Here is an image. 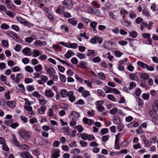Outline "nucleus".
Returning a JSON list of instances; mask_svg holds the SVG:
<instances>
[{
  "label": "nucleus",
  "mask_w": 158,
  "mask_h": 158,
  "mask_svg": "<svg viewBox=\"0 0 158 158\" xmlns=\"http://www.w3.org/2000/svg\"><path fill=\"white\" fill-rule=\"evenodd\" d=\"M88 136L87 139L89 141L95 139V138L93 135H89Z\"/></svg>",
  "instance_id": "62"
},
{
  "label": "nucleus",
  "mask_w": 158,
  "mask_h": 158,
  "mask_svg": "<svg viewBox=\"0 0 158 158\" xmlns=\"http://www.w3.org/2000/svg\"><path fill=\"white\" fill-rule=\"evenodd\" d=\"M97 23L96 22L93 21L90 23V26L92 27L93 30L95 31L96 30L95 27L97 25Z\"/></svg>",
  "instance_id": "25"
},
{
  "label": "nucleus",
  "mask_w": 158,
  "mask_h": 158,
  "mask_svg": "<svg viewBox=\"0 0 158 158\" xmlns=\"http://www.w3.org/2000/svg\"><path fill=\"white\" fill-rule=\"evenodd\" d=\"M26 71L29 73H32L33 72V69L30 66H26L25 68Z\"/></svg>",
  "instance_id": "27"
},
{
  "label": "nucleus",
  "mask_w": 158,
  "mask_h": 158,
  "mask_svg": "<svg viewBox=\"0 0 158 158\" xmlns=\"http://www.w3.org/2000/svg\"><path fill=\"white\" fill-rule=\"evenodd\" d=\"M32 95L34 96L37 98H40L41 97L40 94L37 91H34L32 94Z\"/></svg>",
  "instance_id": "50"
},
{
  "label": "nucleus",
  "mask_w": 158,
  "mask_h": 158,
  "mask_svg": "<svg viewBox=\"0 0 158 158\" xmlns=\"http://www.w3.org/2000/svg\"><path fill=\"white\" fill-rule=\"evenodd\" d=\"M77 56L80 59H82L85 57V55L82 53H79L77 54Z\"/></svg>",
  "instance_id": "55"
},
{
  "label": "nucleus",
  "mask_w": 158,
  "mask_h": 158,
  "mask_svg": "<svg viewBox=\"0 0 158 158\" xmlns=\"http://www.w3.org/2000/svg\"><path fill=\"white\" fill-rule=\"evenodd\" d=\"M68 21L74 26L76 25L77 22L74 18L69 19Z\"/></svg>",
  "instance_id": "23"
},
{
  "label": "nucleus",
  "mask_w": 158,
  "mask_h": 158,
  "mask_svg": "<svg viewBox=\"0 0 158 158\" xmlns=\"http://www.w3.org/2000/svg\"><path fill=\"white\" fill-rule=\"evenodd\" d=\"M13 39L15 40L16 41L18 42L19 40V35L15 33V35L13 36V37H12Z\"/></svg>",
  "instance_id": "44"
},
{
  "label": "nucleus",
  "mask_w": 158,
  "mask_h": 158,
  "mask_svg": "<svg viewBox=\"0 0 158 158\" xmlns=\"http://www.w3.org/2000/svg\"><path fill=\"white\" fill-rule=\"evenodd\" d=\"M114 54L116 57H120L123 53L119 51H115L114 52Z\"/></svg>",
  "instance_id": "42"
},
{
  "label": "nucleus",
  "mask_w": 158,
  "mask_h": 158,
  "mask_svg": "<svg viewBox=\"0 0 158 158\" xmlns=\"http://www.w3.org/2000/svg\"><path fill=\"white\" fill-rule=\"evenodd\" d=\"M129 77L131 79L134 81L136 80L138 78L137 75L134 73L130 74L129 75Z\"/></svg>",
  "instance_id": "26"
},
{
  "label": "nucleus",
  "mask_w": 158,
  "mask_h": 158,
  "mask_svg": "<svg viewBox=\"0 0 158 158\" xmlns=\"http://www.w3.org/2000/svg\"><path fill=\"white\" fill-rule=\"evenodd\" d=\"M11 27L13 29L17 31H19V27L17 25H13Z\"/></svg>",
  "instance_id": "63"
},
{
  "label": "nucleus",
  "mask_w": 158,
  "mask_h": 158,
  "mask_svg": "<svg viewBox=\"0 0 158 158\" xmlns=\"http://www.w3.org/2000/svg\"><path fill=\"white\" fill-rule=\"evenodd\" d=\"M89 42L92 44H95L97 42L96 38L95 37V38H92L90 40Z\"/></svg>",
  "instance_id": "56"
},
{
  "label": "nucleus",
  "mask_w": 158,
  "mask_h": 158,
  "mask_svg": "<svg viewBox=\"0 0 158 158\" xmlns=\"http://www.w3.org/2000/svg\"><path fill=\"white\" fill-rule=\"evenodd\" d=\"M62 5L72 7L73 6L71 0H65L62 2Z\"/></svg>",
  "instance_id": "4"
},
{
  "label": "nucleus",
  "mask_w": 158,
  "mask_h": 158,
  "mask_svg": "<svg viewBox=\"0 0 158 158\" xmlns=\"http://www.w3.org/2000/svg\"><path fill=\"white\" fill-rule=\"evenodd\" d=\"M59 75L61 81L62 82H65L66 80V78L65 76L64 75L61 74H60Z\"/></svg>",
  "instance_id": "35"
},
{
  "label": "nucleus",
  "mask_w": 158,
  "mask_h": 158,
  "mask_svg": "<svg viewBox=\"0 0 158 158\" xmlns=\"http://www.w3.org/2000/svg\"><path fill=\"white\" fill-rule=\"evenodd\" d=\"M15 33V32L10 31H7V34L12 38L13 37Z\"/></svg>",
  "instance_id": "40"
},
{
  "label": "nucleus",
  "mask_w": 158,
  "mask_h": 158,
  "mask_svg": "<svg viewBox=\"0 0 158 158\" xmlns=\"http://www.w3.org/2000/svg\"><path fill=\"white\" fill-rule=\"evenodd\" d=\"M21 156L23 158H32V156L29 154V153L28 152H24L22 153Z\"/></svg>",
  "instance_id": "12"
},
{
  "label": "nucleus",
  "mask_w": 158,
  "mask_h": 158,
  "mask_svg": "<svg viewBox=\"0 0 158 158\" xmlns=\"http://www.w3.org/2000/svg\"><path fill=\"white\" fill-rule=\"evenodd\" d=\"M98 144L96 142L93 141L91 142L90 144V146L92 147L98 146Z\"/></svg>",
  "instance_id": "58"
},
{
  "label": "nucleus",
  "mask_w": 158,
  "mask_h": 158,
  "mask_svg": "<svg viewBox=\"0 0 158 158\" xmlns=\"http://www.w3.org/2000/svg\"><path fill=\"white\" fill-rule=\"evenodd\" d=\"M6 103L7 106L12 108H14L16 105L15 102L13 101H7Z\"/></svg>",
  "instance_id": "6"
},
{
  "label": "nucleus",
  "mask_w": 158,
  "mask_h": 158,
  "mask_svg": "<svg viewBox=\"0 0 158 158\" xmlns=\"http://www.w3.org/2000/svg\"><path fill=\"white\" fill-rule=\"evenodd\" d=\"M34 68L35 71L37 72H41L43 69L42 65L40 64L35 66Z\"/></svg>",
  "instance_id": "19"
},
{
  "label": "nucleus",
  "mask_w": 158,
  "mask_h": 158,
  "mask_svg": "<svg viewBox=\"0 0 158 158\" xmlns=\"http://www.w3.org/2000/svg\"><path fill=\"white\" fill-rule=\"evenodd\" d=\"M97 109L98 111L101 112H102L104 110V107L100 105H98L97 107Z\"/></svg>",
  "instance_id": "38"
},
{
  "label": "nucleus",
  "mask_w": 158,
  "mask_h": 158,
  "mask_svg": "<svg viewBox=\"0 0 158 158\" xmlns=\"http://www.w3.org/2000/svg\"><path fill=\"white\" fill-rule=\"evenodd\" d=\"M71 51H68L67 53L65 55V57L67 58H69L71 56Z\"/></svg>",
  "instance_id": "39"
},
{
  "label": "nucleus",
  "mask_w": 158,
  "mask_h": 158,
  "mask_svg": "<svg viewBox=\"0 0 158 158\" xmlns=\"http://www.w3.org/2000/svg\"><path fill=\"white\" fill-rule=\"evenodd\" d=\"M137 33L135 31H133L130 33V35L133 38H135L137 35Z\"/></svg>",
  "instance_id": "37"
},
{
  "label": "nucleus",
  "mask_w": 158,
  "mask_h": 158,
  "mask_svg": "<svg viewBox=\"0 0 158 158\" xmlns=\"http://www.w3.org/2000/svg\"><path fill=\"white\" fill-rule=\"evenodd\" d=\"M107 98L108 99L113 101H115V98L111 94L108 95H107Z\"/></svg>",
  "instance_id": "43"
},
{
  "label": "nucleus",
  "mask_w": 158,
  "mask_h": 158,
  "mask_svg": "<svg viewBox=\"0 0 158 158\" xmlns=\"http://www.w3.org/2000/svg\"><path fill=\"white\" fill-rule=\"evenodd\" d=\"M19 147L21 149H23L25 150H29L30 149V147L26 144H21Z\"/></svg>",
  "instance_id": "30"
},
{
  "label": "nucleus",
  "mask_w": 158,
  "mask_h": 158,
  "mask_svg": "<svg viewBox=\"0 0 158 158\" xmlns=\"http://www.w3.org/2000/svg\"><path fill=\"white\" fill-rule=\"evenodd\" d=\"M68 93L67 92V91L65 89H63L62 90L61 92V95L63 97H65L67 96H68Z\"/></svg>",
  "instance_id": "36"
},
{
  "label": "nucleus",
  "mask_w": 158,
  "mask_h": 158,
  "mask_svg": "<svg viewBox=\"0 0 158 158\" xmlns=\"http://www.w3.org/2000/svg\"><path fill=\"white\" fill-rule=\"evenodd\" d=\"M2 43L3 45L5 47H7L9 46L8 43L7 41L5 40H3L2 41Z\"/></svg>",
  "instance_id": "49"
},
{
  "label": "nucleus",
  "mask_w": 158,
  "mask_h": 158,
  "mask_svg": "<svg viewBox=\"0 0 158 158\" xmlns=\"http://www.w3.org/2000/svg\"><path fill=\"white\" fill-rule=\"evenodd\" d=\"M2 149L6 151H7L9 150V148L6 143L3 144L2 146Z\"/></svg>",
  "instance_id": "61"
},
{
  "label": "nucleus",
  "mask_w": 158,
  "mask_h": 158,
  "mask_svg": "<svg viewBox=\"0 0 158 158\" xmlns=\"http://www.w3.org/2000/svg\"><path fill=\"white\" fill-rule=\"evenodd\" d=\"M22 62L25 64H27L29 62V60L27 58H24L22 59Z\"/></svg>",
  "instance_id": "41"
},
{
  "label": "nucleus",
  "mask_w": 158,
  "mask_h": 158,
  "mask_svg": "<svg viewBox=\"0 0 158 158\" xmlns=\"http://www.w3.org/2000/svg\"><path fill=\"white\" fill-rule=\"evenodd\" d=\"M98 76L100 79L104 80L105 79L106 77L105 74L102 72H100L98 74Z\"/></svg>",
  "instance_id": "18"
},
{
  "label": "nucleus",
  "mask_w": 158,
  "mask_h": 158,
  "mask_svg": "<svg viewBox=\"0 0 158 158\" xmlns=\"http://www.w3.org/2000/svg\"><path fill=\"white\" fill-rule=\"evenodd\" d=\"M98 11V10H96V11H94L93 9L91 7H89L88 8V12L89 13L92 14L93 15H96Z\"/></svg>",
  "instance_id": "16"
},
{
  "label": "nucleus",
  "mask_w": 158,
  "mask_h": 158,
  "mask_svg": "<svg viewBox=\"0 0 158 158\" xmlns=\"http://www.w3.org/2000/svg\"><path fill=\"white\" fill-rule=\"evenodd\" d=\"M88 51L89 52L87 53V55L88 56H90L91 55H93L95 53V52L94 50L89 49Z\"/></svg>",
  "instance_id": "54"
},
{
  "label": "nucleus",
  "mask_w": 158,
  "mask_h": 158,
  "mask_svg": "<svg viewBox=\"0 0 158 158\" xmlns=\"http://www.w3.org/2000/svg\"><path fill=\"white\" fill-rule=\"evenodd\" d=\"M71 115H73L74 118H78L80 116L78 112L76 111H73L71 113Z\"/></svg>",
  "instance_id": "29"
},
{
  "label": "nucleus",
  "mask_w": 158,
  "mask_h": 158,
  "mask_svg": "<svg viewBox=\"0 0 158 158\" xmlns=\"http://www.w3.org/2000/svg\"><path fill=\"white\" fill-rule=\"evenodd\" d=\"M66 46L68 48H76L78 47V45L76 43H69L67 44Z\"/></svg>",
  "instance_id": "13"
},
{
  "label": "nucleus",
  "mask_w": 158,
  "mask_h": 158,
  "mask_svg": "<svg viewBox=\"0 0 158 158\" xmlns=\"http://www.w3.org/2000/svg\"><path fill=\"white\" fill-rule=\"evenodd\" d=\"M71 62L73 64H76L78 63V60L75 57H73L71 59Z\"/></svg>",
  "instance_id": "51"
},
{
  "label": "nucleus",
  "mask_w": 158,
  "mask_h": 158,
  "mask_svg": "<svg viewBox=\"0 0 158 158\" xmlns=\"http://www.w3.org/2000/svg\"><path fill=\"white\" fill-rule=\"evenodd\" d=\"M88 135L86 133H83L81 136V139L84 140H86L87 139Z\"/></svg>",
  "instance_id": "45"
},
{
  "label": "nucleus",
  "mask_w": 158,
  "mask_h": 158,
  "mask_svg": "<svg viewBox=\"0 0 158 158\" xmlns=\"http://www.w3.org/2000/svg\"><path fill=\"white\" fill-rule=\"evenodd\" d=\"M90 94L89 91L85 90L83 92L82 95L85 98L87 97L88 96L90 95Z\"/></svg>",
  "instance_id": "32"
},
{
  "label": "nucleus",
  "mask_w": 158,
  "mask_h": 158,
  "mask_svg": "<svg viewBox=\"0 0 158 158\" xmlns=\"http://www.w3.org/2000/svg\"><path fill=\"white\" fill-rule=\"evenodd\" d=\"M31 50L28 47H26L22 50V52L27 56H31Z\"/></svg>",
  "instance_id": "2"
},
{
  "label": "nucleus",
  "mask_w": 158,
  "mask_h": 158,
  "mask_svg": "<svg viewBox=\"0 0 158 158\" xmlns=\"http://www.w3.org/2000/svg\"><path fill=\"white\" fill-rule=\"evenodd\" d=\"M103 89L105 90L106 93L112 92V88L110 87H109L107 86H106L104 87Z\"/></svg>",
  "instance_id": "20"
},
{
  "label": "nucleus",
  "mask_w": 158,
  "mask_h": 158,
  "mask_svg": "<svg viewBox=\"0 0 158 158\" xmlns=\"http://www.w3.org/2000/svg\"><path fill=\"white\" fill-rule=\"evenodd\" d=\"M24 108L27 111H29L32 112V107L30 106H25L24 107Z\"/></svg>",
  "instance_id": "48"
},
{
  "label": "nucleus",
  "mask_w": 158,
  "mask_h": 158,
  "mask_svg": "<svg viewBox=\"0 0 158 158\" xmlns=\"http://www.w3.org/2000/svg\"><path fill=\"white\" fill-rule=\"evenodd\" d=\"M155 111L153 110H150L149 111V114L154 119L156 118L157 115V114L156 111Z\"/></svg>",
  "instance_id": "7"
},
{
  "label": "nucleus",
  "mask_w": 158,
  "mask_h": 158,
  "mask_svg": "<svg viewBox=\"0 0 158 158\" xmlns=\"http://www.w3.org/2000/svg\"><path fill=\"white\" fill-rule=\"evenodd\" d=\"M143 21V19L140 18V17H138L137 18L136 20H135V23L137 24H140V23L142 22Z\"/></svg>",
  "instance_id": "47"
},
{
  "label": "nucleus",
  "mask_w": 158,
  "mask_h": 158,
  "mask_svg": "<svg viewBox=\"0 0 158 158\" xmlns=\"http://www.w3.org/2000/svg\"><path fill=\"white\" fill-rule=\"evenodd\" d=\"M137 64L139 66H140L143 69H146L147 66H148V64L144 63L141 61H138Z\"/></svg>",
  "instance_id": "17"
},
{
  "label": "nucleus",
  "mask_w": 158,
  "mask_h": 158,
  "mask_svg": "<svg viewBox=\"0 0 158 158\" xmlns=\"http://www.w3.org/2000/svg\"><path fill=\"white\" fill-rule=\"evenodd\" d=\"M12 137L13 138L12 141L17 146L19 147V143L18 141L17 138L15 134H13L12 135Z\"/></svg>",
  "instance_id": "10"
},
{
  "label": "nucleus",
  "mask_w": 158,
  "mask_h": 158,
  "mask_svg": "<svg viewBox=\"0 0 158 158\" xmlns=\"http://www.w3.org/2000/svg\"><path fill=\"white\" fill-rule=\"evenodd\" d=\"M46 71L47 73L50 75H52L56 73L55 69L51 67H49L46 69Z\"/></svg>",
  "instance_id": "8"
},
{
  "label": "nucleus",
  "mask_w": 158,
  "mask_h": 158,
  "mask_svg": "<svg viewBox=\"0 0 158 158\" xmlns=\"http://www.w3.org/2000/svg\"><path fill=\"white\" fill-rule=\"evenodd\" d=\"M25 41L29 43H30L33 41V39L31 37H28L25 38Z\"/></svg>",
  "instance_id": "60"
},
{
  "label": "nucleus",
  "mask_w": 158,
  "mask_h": 158,
  "mask_svg": "<svg viewBox=\"0 0 158 158\" xmlns=\"http://www.w3.org/2000/svg\"><path fill=\"white\" fill-rule=\"evenodd\" d=\"M41 54V53H40L39 51L38 50L34 49L33 51V56L34 57H36Z\"/></svg>",
  "instance_id": "22"
},
{
  "label": "nucleus",
  "mask_w": 158,
  "mask_h": 158,
  "mask_svg": "<svg viewBox=\"0 0 158 158\" xmlns=\"http://www.w3.org/2000/svg\"><path fill=\"white\" fill-rule=\"evenodd\" d=\"M9 27V26L5 23H2L1 26V28L2 29L6 30L8 29Z\"/></svg>",
  "instance_id": "31"
},
{
  "label": "nucleus",
  "mask_w": 158,
  "mask_h": 158,
  "mask_svg": "<svg viewBox=\"0 0 158 158\" xmlns=\"http://www.w3.org/2000/svg\"><path fill=\"white\" fill-rule=\"evenodd\" d=\"M21 48V47L20 45L19 44H17L15 48V50L17 52H19Z\"/></svg>",
  "instance_id": "64"
},
{
  "label": "nucleus",
  "mask_w": 158,
  "mask_h": 158,
  "mask_svg": "<svg viewBox=\"0 0 158 158\" xmlns=\"http://www.w3.org/2000/svg\"><path fill=\"white\" fill-rule=\"evenodd\" d=\"M18 132L20 136L23 138H29L30 136V133L23 129H21Z\"/></svg>",
  "instance_id": "1"
},
{
  "label": "nucleus",
  "mask_w": 158,
  "mask_h": 158,
  "mask_svg": "<svg viewBox=\"0 0 158 158\" xmlns=\"http://www.w3.org/2000/svg\"><path fill=\"white\" fill-rule=\"evenodd\" d=\"M97 93L101 96L104 97L105 94L101 90L98 89L97 90Z\"/></svg>",
  "instance_id": "52"
},
{
  "label": "nucleus",
  "mask_w": 158,
  "mask_h": 158,
  "mask_svg": "<svg viewBox=\"0 0 158 158\" xmlns=\"http://www.w3.org/2000/svg\"><path fill=\"white\" fill-rule=\"evenodd\" d=\"M43 42H42L40 40H37L35 41V42L34 43L35 46L40 47L43 45Z\"/></svg>",
  "instance_id": "21"
},
{
  "label": "nucleus",
  "mask_w": 158,
  "mask_h": 158,
  "mask_svg": "<svg viewBox=\"0 0 158 158\" xmlns=\"http://www.w3.org/2000/svg\"><path fill=\"white\" fill-rule=\"evenodd\" d=\"M29 122L32 124H34L35 123H36L37 122V120L36 118H32L30 119L29 120Z\"/></svg>",
  "instance_id": "57"
},
{
  "label": "nucleus",
  "mask_w": 158,
  "mask_h": 158,
  "mask_svg": "<svg viewBox=\"0 0 158 158\" xmlns=\"http://www.w3.org/2000/svg\"><path fill=\"white\" fill-rule=\"evenodd\" d=\"M108 129L107 128H104L101 130V135H103L106 134L108 133Z\"/></svg>",
  "instance_id": "34"
},
{
  "label": "nucleus",
  "mask_w": 158,
  "mask_h": 158,
  "mask_svg": "<svg viewBox=\"0 0 158 158\" xmlns=\"http://www.w3.org/2000/svg\"><path fill=\"white\" fill-rule=\"evenodd\" d=\"M13 122V119H10L5 121L4 123L6 125H9Z\"/></svg>",
  "instance_id": "59"
},
{
  "label": "nucleus",
  "mask_w": 158,
  "mask_h": 158,
  "mask_svg": "<svg viewBox=\"0 0 158 158\" xmlns=\"http://www.w3.org/2000/svg\"><path fill=\"white\" fill-rule=\"evenodd\" d=\"M64 6H59L56 10V13L60 14H62L64 11Z\"/></svg>",
  "instance_id": "11"
},
{
  "label": "nucleus",
  "mask_w": 158,
  "mask_h": 158,
  "mask_svg": "<svg viewBox=\"0 0 158 158\" xmlns=\"http://www.w3.org/2000/svg\"><path fill=\"white\" fill-rule=\"evenodd\" d=\"M45 95L47 98L52 97L54 96V94L52 90L47 89L45 91Z\"/></svg>",
  "instance_id": "5"
},
{
  "label": "nucleus",
  "mask_w": 158,
  "mask_h": 158,
  "mask_svg": "<svg viewBox=\"0 0 158 158\" xmlns=\"http://www.w3.org/2000/svg\"><path fill=\"white\" fill-rule=\"evenodd\" d=\"M143 141L145 144V146L147 147H149L151 145L152 142L148 141V140L145 139L143 140Z\"/></svg>",
  "instance_id": "33"
},
{
  "label": "nucleus",
  "mask_w": 158,
  "mask_h": 158,
  "mask_svg": "<svg viewBox=\"0 0 158 158\" xmlns=\"http://www.w3.org/2000/svg\"><path fill=\"white\" fill-rule=\"evenodd\" d=\"M150 34L148 33H145L142 34L143 37L145 38H149L150 37Z\"/></svg>",
  "instance_id": "53"
},
{
  "label": "nucleus",
  "mask_w": 158,
  "mask_h": 158,
  "mask_svg": "<svg viewBox=\"0 0 158 158\" xmlns=\"http://www.w3.org/2000/svg\"><path fill=\"white\" fill-rule=\"evenodd\" d=\"M5 3L7 5V7L8 8H11V6H13V4L11 2L10 0H6Z\"/></svg>",
  "instance_id": "28"
},
{
  "label": "nucleus",
  "mask_w": 158,
  "mask_h": 158,
  "mask_svg": "<svg viewBox=\"0 0 158 158\" xmlns=\"http://www.w3.org/2000/svg\"><path fill=\"white\" fill-rule=\"evenodd\" d=\"M153 108L155 111H158V100H156L153 104Z\"/></svg>",
  "instance_id": "15"
},
{
  "label": "nucleus",
  "mask_w": 158,
  "mask_h": 158,
  "mask_svg": "<svg viewBox=\"0 0 158 158\" xmlns=\"http://www.w3.org/2000/svg\"><path fill=\"white\" fill-rule=\"evenodd\" d=\"M128 70L131 71H133L134 70V67L131 64H129L127 65Z\"/></svg>",
  "instance_id": "46"
},
{
  "label": "nucleus",
  "mask_w": 158,
  "mask_h": 158,
  "mask_svg": "<svg viewBox=\"0 0 158 158\" xmlns=\"http://www.w3.org/2000/svg\"><path fill=\"white\" fill-rule=\"evenodd\" d=\"M73 93L71 91L68 92V96L69 97V100L71 102H73L75 100V97L73 95Z\"/></svg>",
  "instance_id": "3"
},
{
  "label": "nucleus",
  "mask_w": 158,
  "mask_h": 158,
  "mask_svg": "<svg viewBox=\"0 0 158 158\" xmlns=\"http://www.w3.org/2000/svg\"><path fill=\"white\" fill-rule=\"evenodd\" d=\"M141 79L143 81H146L149 78V75L145 73H143L140 75V76Z\"/></svg>",
  "instance_id": "14"
},
{
  "label": "nucleus",
  "mask_w": 158,
  "mask_h": 158,
  "mask_svg": "<svg viewBox=\"0 0 158 158\" xmlns=\"http://www.w3.org/2000/svg\"><path fill=\"white\" fill-rule=\"evenodd\" d=\"M22 77V74L20 73L17 75L16 76V79L15 80V83H18L19 81L20 80Z\"/></svg>",
  "instance_id": "24"
},
{
  "label": "nucleus",
  "mask_w": 158,
  "mask_h": 158,
  "mask_svg": "<svg viewBox=\"0 0 158 158\" xmlns=\"http://www.w3.org/2000/svg\"><path fill=\"white\" fill-rule=\"evenodd\" d=\"M60 151L59 150H54L52 153L51 158H57L59 156Z\"/></svg>",
  "instance_id": "9"
}]
</instances>
